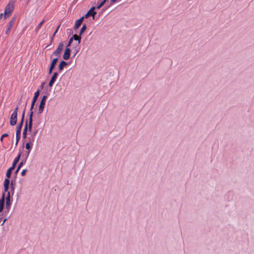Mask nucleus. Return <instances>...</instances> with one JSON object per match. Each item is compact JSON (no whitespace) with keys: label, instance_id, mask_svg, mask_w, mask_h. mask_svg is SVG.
<instances>
[{"label":"nucleus","instance_id":"nucleus-3","mask_svg":"<svg viewBox=\"0 0 254 254\" xmlns=\"http://www.w3.org/2000/svg\"><path fill=\"white\" fill-rule=\"evenodd\" d=\"M64 46V45L63 42L60 43L57 49L53 53V55L58 58L60 56L61 53L63 50Z\"/></svg>","mask_w":254,"mask_h":254},{"label":"nucleus","instance_id":"nucleus-12","mask_svg":"<svg viewBox=\"0 0 254 254\" xmlns=\"http://www.w3.org/2000/svg\"><path fill=\"white\" fill-rule=\"evenodd\" d=\"M4 193H3L1 199H0V212L3 210L4 204Z\"/></svg>","mask_w":254,"mask_h":254},{"label":"nucleus","instance_id":"nucleus-32","mask_svg":"<svg viewBox=\"0 0 254 254\" xmlns=\"http://www.w3.org/2000/svg\"><path fill=\"white\" fill-rule=\"evenodd\" d=\"M8 135L7 133H3V134H2V135L1 136V137H0V141H2L3 140V138H5V137L8 136Z\"/></svg>","mask_w":254,"mask_h":254},{"label":"nucleus","instance_id":"nucleus-25","mask_svg":"<svg viewBox=\"0 0 254 254\" xmlns=\"http://www.w3.org/2000/svg\"><path fill=\"white\" fill-rule=\"evenodd\" d=\"M108 0H103L99 5L95 7V9H99Z\"/></svg>","mask_w":254,"mask_h":254},{"label":"nucleus","instance_id":"nucleus-10","mask_svg":"<svg viewBox=\"0 0 254 254\" xmlns=\"http://www.w3.org/2000/svg\"><path fill=\"white\" fill-rule=\"evenodd\" d=\"M39 94H40V91L39 90H38L34 94V96L33 98V99H32V102H31V105H32V107H34V105L35 104V103L37 101V99L38 98V97H39Z\"/></svg>","mask_w":254,"mask_h":254},{"label":"nucleus","instance_id":"nucleus-24","mask_svg":"<svg viewBox=\"0 0 254 254\" xmlns=\"http://www.w3.org/2000/svg\"><path fill=\"white\" fill-rule=\"evenodd\" d=\"M86 29V25L85 24H84L82 25L81 28L80 29L79 35L80 36H81L84 32V31H85Z\"/></svg>","mask_w":254,"mask_h":254},{"label":"nucleus","instance_id":"nucleus-11","mask_svg":"<svg viewBox=\"0 0 254 254\" xmlns=\"http://www.w3.org/2000/svg\"><path fill=\"white\" fill-rule=\"evenodd\" d=\"M83 19H84L83 17H81L79 19L76 20L74 25V30H76L77 29H78L79 27V26L82 24Z\"/></svg>","mask_w":254,"mask_h":254},{"label":"nucleus","instance_id":"nucleus-14","mask_svg":"<svg viewBox=\"0 0 254 254\" xmlns=\"http://www.w3.org/2000/svg\"><path fill=\"white\" fill-rule=\"evenodd\" d=\"M28 130V121L26 120L25 122V125L23 131V138H25L27 135V132Z\"/></svg>","mask_w":254,"mask_h":254},{"label":"nucleus","instance_id":"nucleus-5","mask_svg":"<svg viewBox=\"0 0 254 254\" xmlns=\"http://www.w3.org/2000/svg\"><path fill=\"white\" fill-rule=\"evenodd\" d=\"M16 17H13L10 21L9 22V23L6 25V29L5 31V34H8L10 32L11 27L13 26L14 23L15 21Z\"/></svg>","mask_w":254,"mask_h":254},{"label":"nucleus","instance_id":"nucleus-27","mask_svg":"<svg viewBox=\"0 0 254 254\" xmlns=\"http://www.w3.org/2000/svg\"><path fill=\"white\" fill-rule=\"evenodd\" d=\"M10 185L11 191H12V193L13 194L14 193V184H13V180H12L11 181V183H10Z\"/></svg>","mask_w":254,"mask_h":254},{"label":"nucleus","instance_id":"nucleus-16","mask_svg":"<svg viewBox=\"0 0 254 254\" xmlns=\"http://www.w3.org/2000/svg\"><path fill=\"white\" fill-rule=\"evenodd\" d=\"M22 126H21V125H18L16 127V136H21V131Z\"/></svg>","mask_w":254,"mask_h":254},{"label":"nucleus","instance_id":"nucleus-36","mask_svg":"<svg viewBox=\"0 0 254 254\" xmlns=\"http://www.w3.org/2000/svg\"><path fill=\"white\" fill-rule=\"evenodd\" d=\"M54 69V68H52V67H49V69L48 73H49V74H51V73H52L53 70V69Z\"/></svg>","mask_w":254,"mask_h":254},{"label":"nucleus","instance_id":"nucleus-19","mask_svg":"<svg viewBox=\"0 0 254 254\" xmlns=\"http://www.w3.org/2000/svg\"><path fill=\"white\" fill-rule=\"evenodd\" d=\"M60 26H61V24H60L56 28V30L55 31V32H54L53 35L52 36L51 38V40H50V45L52 44V43H53V39H54V36H55L56 34L58 32L60 27Z\"/></svg>","mask_w":254,"mask_h":254},{"label":"nucleus","instance_id":"nucleus-28","mask_svg":"<svg viewBox=\"0 0 254 254\" xmlns=\"http://www.w3.org/2000/svg\"><path fill=\"white\" fill-rule=\"evenodd\" d=\"M10 183V181L9 178H7L4 180L3 185L9 186Z\"/></svg>","mask_w":254,"mask_h":254},{"label":"nucleus","instance_id":"nucleus-40","mask_svg":"<svg viewBox=\"0 0 254 254\" xmlns=\"http://www.w3.org/2000/svg\"><path fill=\"white\" fill-rule=\"evenodd\" d=\"M24 120H23L22 119H21V121H20V123L18 125H21V126H22V127H23Z\"/></svg>","mask_w":254,"mask_h":254},{"label":"nucleus","instance_id":"nucleus-39","mask_svg":"<svg viewBox=\"0 0 254 254\" xmlns=\"http://www.w3.org/2000/svg\"><path fill=\"white\" fill-rule=\"evenodd\" d=\"M118 0H111L110 1V5H112L114 3L116 2Z\"/></svg>","mask_w":254,"mask_h":254},{"label":"nucleus","instance_id":"nucleus-29","mask_svg":"<svg viewBox=\"0 0 254 254\" xmlns=\"http://www.w3.org/2000/svg\"><path fill=\"white\" fill-rule=\"evenodd\" d=\"M33 115V112H29V120H33L32 117Z\"/></svg>","mask_w":254,"mask_h":254},{"label":"nucleus","instance_id":"nucleus-38","mask_svg":"<svg viewBox=\"0 0 254 254\" xmlns=\"http://www.w3.org/2000/svg\"><path fill=\"white\" fill-rule=\"evenodd\" d=\"M30 151L31 150H28L27 153H26V157H25V160H27V158L28 157V156L29 155V153L30 152Z\"/></svg>","mask_w":254,"mask_h":254},{"label":"nucleus","instance_id":"nucleus-4","mask_svg":"<svg viewBox=\"0 0 254 254\" xmlns=\"http://www.w3.org/2000/svg\"><path fill=\"white\" fill-rule=\"evenodd\" d=\"M95 9V6H92L89 10L82 17H83L84 18H87L89 16H92L93 17V18H94V16L95 14H96V12L94 11Z\"/></svg>","mask_w":254,"mask_h":254},{"label":"nucleus","instance_id":"nucleus-7","mask_svg":"<svg viewBox=\"0 0 254 254\" xmlns=\"http://www.w3.org/2000/svg\"><path fill=\"white\" fill-rule=\"evenodd\" d=\"M71 50L69 48L66 47L64 54L63 55V59L64 60H67L69 59L70 56Z\"/></svg>","mask_w":254,"mask_h":254},{"label":"nucleus","instance_id":"nucleus-43","mask_svg":"<svg viewBox=\"0 0 254 254\" xmlns=\"http://www.w3.org/2000/svg\"><path fill=\"white\" fill-rule=\"evenodd\" d=\"M33 108H34V107H32V105H31L30 109V112L33 111Z\"/></svg>","mask_w":254,"mask_h":254},{"label":"nucleus","instance_id":"nucleus-46","mask_svg":"<svg viewBox=\"0 0 254 254\" xmlns=\"http://www.w3.org/2000/svg\"><path fill=\"white\" fill-rule=\"evenodd\" d=\"M110 6H111L110 5H109V6L106 8V9H107L108 7H110ZM105 9H106V8H103V9H102V10H103V11H104V10H105Z\"/></svg>","mask_w":254,"mask_h":254},{"label":"nucleus","instance_id":"nucleus-33","mask_svg":"<svg viewBox=\"0 0 254 254\" xmlns=\"http://www.w3.org/2000/svg\"><path fill=\"white\" fill-rule=\"evenodd\" d=\"M20 138H21V136H16V143H15V145H17L19 140L20 139Z\"/></svg>","mask_w":254,"mask_h":254},{"label":"nucleus","instance_id":"nucleus-9","mask_svg":"<svg viewBox=\"0 0 254 254\" xmlns=\"http://www.w3.org/2000/svg\"><path fill=\"white\" fill-rule=\"evenodd\" d=\"M17 115L14 114H11L10 120V125L12 126H14L17 123Z\"/></svg>","mask_w":254,"mask_h":254},{"label":"nucleus","instance_id":"nucleus-21","mask_svg":"<svg viewBox=\"0 0 254 254\" xmlns=\"http://www.w3.org/2000/svg\"><path fill=\"white\" fill-rule=\"evenodd\" d=\"M58 61V58H56L54 59L51 63L50 67H52V68H54L55 67V65H56V64L57 63Z\"/></svg>","mask_w":254,"mask_h":254},{"label":"nucleus","instance_id":"nucleus-37","mask_svg":"<svg viewBox=\"0 0 254 254\" xmlns=\"http://www.w3.org/2000/svg\"><path fill=\"white\" fill-rule=\"evenodd\" d=\"M25 113V108H24V109L23 111L22 114L21 119H22L23 120H24Z\"/></svg>","mask_w":254,"mask_h":254},{"label":"nucleus","instance_id":"nucleus-35","mask_svg":"<svg viewBox=\"0 0 254 254\" xmlns=\"http://www.w3.org/2000/svg\"><path fill=\"white\" fill-rule=\"evenodd\" d=\"M27 169L23 170L21 173V176H24L25 175V173L27 172Z\"/></svg>","mask_w":254,"mask_h":254},{"label":"nucleus","instance_id":"nucleus-2","mask_svg":"<svg viewBox=\"0 0 254 254\" xmlns=\"http://www.w3.org/2000/svg\"><path fill=\"white\" fill-rule=\"evenodd\" d=\"M47 98V96L44 95L40 101V105L39 106V109H38V113L39 114H42L44 111Z\"/></svg>","mask_w":254,"mask_h":254},{"label":"nucleus","instance_id":"nucleus-22","mask_svg":"<svg viewBox=\"0 0 254 254\" xmlns=\"http://www.w3.org/2000/svg\"><path fill=\"white\" fill-rule=\"evenodd\" d=\"M45 21V20H43L36 27V28H35V32L36 33H38L39 29L41 28L42 26L43 25Z\"/></svg>","mask_w":254,"mask_h":254},{"label":"nucleus","instance_id":"nucleus-23","mask_svg":"<svg viewBox=\"0 0 254 254\" xmlns=\"http://www.w3.org/2000/svg\"><path fill=\"white\" fill-rule=\"evenodd\" d=\"M33 125V120H29L28 121V130L29 132H31Z\"/></svg>","mask_w":254,"mask_h":254},{"label":"nucleus","instance_id":"nucleus-30","mask_svg":"<svg viewBox=\"0 0 254 254\" xmlns=\"http://www.w3.org/2000/svg\"><path fill=\"white\" fill-rule=\"evenodd\" d=\"M3 187H4V192L5 193V192H8V190L9 189V186H5V185H3Z\"/></svg>","mask_w":254,"mask_h":254},{"label":"nucleus","instance_id":"nucleus-26","mask_svg":"<svg viewBox=\"0 0 254 254\" xmlns=\"http://www.w3.org/2000/svg\"><path fill=\"white\" fill-rule=\"evenodd\" d=\"M25 148L28 150H31L32 148V144H31L30 142L26 143Z\"/></svg>","mask_w":254,"mask_h":254},{"label":"nucleus","instance_id":"nucleus-20","mask_svg":"<svg viewBox=\"0 0 254 254\" xmlns=\"http://www.w3.org/2000/svg\"><path fill=\"white\" fill-rule=\"evenodd\" d=\"M14 168H13V167L11 166L7 170V172L6 173V178H9L10 177L11 174V172L13 170H14Z\"/></svg>","mask_w":254,"mask_h":254},{"label":"nucleus","instance_id":"nucleus-42","mask_svg":"<svg viewBox=\"0 0 254 254\" xmlns=\"http://www.w3.org/2000/svg\"><path fill=\"white\" fill-rule=\"evenodd\" d=\"M6 220H7V219H6V218L4 219L3 220V221L2 223V224H1V225H3L4 224V223L5 222V221H6Z\"/></svg>","mask_w":254,"mask_h":254},{"label":"nucleus","instance_id":"nucleus-17","mask_svg":"<svg viewBox=\"0 0 254 254\" xmlns=\"http://www.w3.org/2000/svg\"><path fill=\"white\" fill-rule=\"evenodd\" d=\"M25 163H26V160H22V161L20 162V163L18 164V167H17V169H16V171H15V173H15V174H17V173L18 172V171H19V169L21 168V167H22V166L24 164H25Z\"/></svg>","mask_w":254,"mask_h":254},{"label":"nucleus","instance_id":"nucleus-13","mask_svg":"<svg viewBox=\"0 0 254 254\" xmlns=\"http://www.w3.org/2000/svg\"><path fill=\"white\" fill-rule=\"evenodd\" d=\"M67 65V63L64 61H62L60 62L59 65V70L60 72L62 71L64 68V67Z\"/></svg>","mask_w":254,"mask_h":254},{"label":"nucleus","instance_id":"nucleus-45","mask_svg":"<svg viewBox=\"0 0 254 254\" xmlns=\"http://www.w3.org/2000/svg\"><path fill=\"white\" fill-rule=\"evenodd\" d=\"M76 50V52L74 53V55H75L77 54V53L78 52V49H77V50Z\"/></svg>","mask_w":254,"mask_h":254},{"label":"nucleus","instance_id":"nucleus-6","mask_svg":"<svg viewBox=\"0 0 254 254\" xmlns=\"http://www.w3.org/2000/svg\"><path fill=\"white\" fill-rule=\"evenodd\" d=\"M6 204L5 208L8 211L11 207V201L10 200V192L8 191L5 198Z\"/></svg>","mask_w":254,"mask_h":254},{"label":"nucleus","instance_id":"nucleus-34","mask_svg":"<svg viewBox=\"0 0 254 254\" xmlns=\"http://www.w3.org/2000/svg\"><path fill=\"white\" fill-rule=\"evenodd\" d=\"M18 107H16L13 111V112L12 113V114L16 115H17V111H18Z\"/></svg>","mask_w":254,"mask_h":254},{"label":"nucleus","instance_id":"nucleus-41","mask_svg":"<svg viewBox=\"0 0 254 254\" xmlns=\"http://www.w3.org/2000/svg\"><path fill=\"white\" fill-rule=\"evenodd\" d=\"M44 84H45V82H42L41 85V88H43L44 86Z\"/></svg>","mask_w":254,"mask_h":254},{"label":"nucleus","instance_id":"nucleus-1","mask_svg":"<svg viewBox=\"0 0 254 254\" xmlns=\"http://www.w3.org/2000/svg\"><path fill=\"white\" fill-rule=\"evenodd\" d=\"M14 9L13 3L9 2L5 6L4 12V19H5L9 17Z\"/></svg>","mask_w":254,"mask_h":254},{"label":"nucleus","instance_id":"nucleus-44","mask_svg":"<svg viewBox=\"0 0 254 254\" xmlns=\"http://www.w3.org/2000/svg\"><path fill=\"white\" fill-rule=\"evenodd\" d=\"M3 15L4 16V13H1L0 14V19H1V18H2Z\"/></svg>","mask_w":254,"mask_h":254},{"label":"nucleus","instance_id":"nucleus-15","mask_svg":"<svg viewBox=\"0 0 254 254\" xmlns=\"http://www.w3.org/2000/svg\"><path fill=\"white\" fill-rule=\"evenodd\" d=\"M20 157H21V153H19L18 154L17 156L16 157H15V159H14V161L12 164V167H13V168H15L16 165L17 164V163H18V162L19 161V160L20 159Z\"/></svg>","mask_w":254,"mask_h":254},{"label":"nucleus","instance_id":"nucleus-8","mask_svg":"<svg viewBox=\"0 0 254 254\" xmlns=\"http://www.w3.org/2000/svg\"><path fill=\"white\" fill-rule=\"evenodd\" d=\"M58 76V73L57 72H55L54 73L53 76L51 77V79L49 83V86L50 87H52L53 86V84H54L55 82L57 79Z\"/></svg>","mask_w":254,"mask_h":254},{"label":"nucleus","instance_id":"nucleus-31","mask_svg":"<svg viewBox=\"0 0 254 254\" xmlns=\"http://www.w3.org/2000/svg\"><path fill=\"white\" fill-rule=\"evenodd\" d=\"M73 41L72 38H70L68 41V43L67 45H66V47L69 48V47L71 45L72 42Z\"/></svg>","mask_w":254,"mask_h":254},{"label":"nucleus","instance_id":"nucleus-18","mask_svg":"<svg viewBox=\"0 0 254 254\" xmlns=\"http://www.w3.org/2000/svg\"><path fill=\"white\" fill-rule=\"evenodd\" d=\"M72 38V40H74L75 41H78V44H79L81 42V37L80 35L78 36L76 34H74L71 38Z\"/></svg>","mask_w":254,"mask_h":254}]
</instances>
